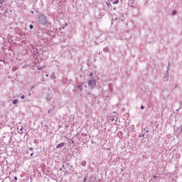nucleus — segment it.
I'll use <instances>...</instances> for the list:
<instances>
[{"instance_id":"obj_14","label":"nucleus","mask_w":182,"mask_h":182,"mask_svg":"<svg viewBox=\"0 0 182 182\" xmlns=\"http://www.w3.org/2000/svg\"><path fill=\"white\" fill-rule=\"evenodd\" d=\"M90 76H93V73H91L90 74Z\"/></svg>"},{"instance_id":"obj_10","label":"nucleus","mask_w":182,"mask_h":182,"mask_svg":"<svg viewBox=\"0 0 182 182\" xmlns=\"http://www.w3.org/2000/svg\"><path fill=\"white\" fill-rule=\"evenodd\" d=\"M21 99H25V95H22V96L21 97Z\"/></svg>"},{"instance_id":"obj_7","label":"nucleus","mask_w":182,"mask_h":182,"mask_svg":"<svg viewBox=\"0 0 182 182\" xmlns=\"http://www.w3.org/2000/svg\"><path fill=\"white\" fill-rule=\"evenodd\" d=\"M77 88H78V89H80V90H82V86H81V85H78V86H77Z\"/></svg>"},{"instance_id":"obj_11","label":"nucleus","mask_w":182,"mask_h":182,"mask_svg":"<svg viewBox=\"0 0 182 182\" xmlns=\"http://www.w3.org/2000/svg\"><path fill=\"white\" fill-rule=\"evenodd\" d=\"M41 69H43V67L39 68L38 70H41Z\"/></svg>"},{"instance_id":"obj_18","label":"nucleus","mask_w":182,"mask_h":182,"mask_svg":"<svg viewBox=\"0 0 182 182\" xmlns=\"http://www.w3.org/2000/svg\"><path fill=\"white\" fill-rule=\"evenodd\" d=\"M31 14H33V11H31Z\"/></svg>"},{"instance_id":"obj_19","label":"nucleus","mask_w":182,"mask_h":182,"mask_svg":"<svg viewBox=\"0 0 182 182\" xmlns=\"http://www.w3.org/2000/svg\"><path fill=\"white\" fill-rule=\"evenodd\" d=\"M48 75H46V77H48Z\"/></svg>"},{"instance_id":"obj_12","label":"nucleus","mask_w":182,"mask_h":182,"mask_svg":"<svg viewBox=\"0 0 182 182\" xmlns=\"http://www.w3.org/2000/svg\"><path fill=\"white\" fill-rule=\"evenodd\" d=\"M29 150H31L32 151V150H33V148L31 147V148H29Z\"/></svg>"},{"instance_id":"obj_6","label":"nucleus","mask_w":182,"mask_h":182,"mask_svg":"<svg viewBox=\"0 0 182 182\" xmlns=\"http://www.w3.org/2000/svg\"><path fill=\"white\" fill-rule=\"evenodd\" d=\"M4 2H5V1H4V0H1V1H0V4H1V5H2V4H4Z\"/></svg>"},{"instance_id":"obj_15","label":"nucleus","mask_w":182,"mask_h":182,"mask_svg":"<svg viewBox=\"0 0 182 182\" xmlns=\"http://www.w3.org/2000/svg\"><path fill=\"white\" fill-rule=\"evenodd\" d=\"M141 109L143 110V109H144V106H141Z\"/></svg>"},{"instance_id":"obj_4","label":"nucleus","mask_w":182,"mask_h":182,"mask_svg":"<svg viewBox=\"0 0 182 182\" xmlns=\"http://www.w3.org/2000/svg\"><path fill=\"white\" fill-rule=\"evenodd\" d=\"M16 103H18V100H14L13 101V105H16Z\"/></svg>"},{"instance_id":"obj_16","label":"nucleus","mask_w":182,"mask_h":182,"mask_svg":"<svg viewBox=\"0 0 182 182\" xmlns=\"http://www.w3.org/2000/svg\"><path fill=\"white\" fill-rule=\"evenodd\" d=\"M31 156H33V153L31 154Z\"/></svg>"},{"instance_id":"obj_2","label":"nucleus","mask_w":182,"mask_h":182,"mask_svg":"<svg viewBox=\"0 0 182 182\" xmlns=\"http://www.w3.org/2000/svg\"><path fill=\"white\" fill-rule=\"evenodd\" d=\"M38 19L40 22H42L43 21H46V16H45V15L43 14H41L38 17Z\"/></svg>"},{"instance_id":"obj_1","label":"nucleus","mask_w":182,"mask_h":182,"mask_svg":"<svg viewBox=\"0 0 182 182\" xmlns=\"http://www.w3.org/2000/svg\"><path fill=\"white\" fill-rule=\"evenodd\" d=\"M88 86H90V87H91V89H93V87H95V86H96V80H90L88 82Z\"/></svg>"},{"instance_id":"obj_20","label":"nucleus","mask_w":182,"mask_h":182,"mask_svg":"<svg viewBox=\"0 0 182 182\" xmlns=\"http://www.w3.org/2000/svg\"><path fill=\"white\" fill-rule=\"evenodd\" d=\"M29 96H31V93H29Z\"/></svg>"},{"instance_id":"obj_5","label":"nucleus","mask_w":182,"mask_h":182,"mask_svg":"<svg viewBox=\"0 0 182 182\" xmlns=\"http://www.w3.org/2000/svg\"><path fill=\"white\" fill-rule=\"evenodd\" d=\"M177 14V11L176 10H174L173 11H172V15H176Z\"/></svg>"},{"instance_id":"obj_9","label":"nucleus","mask_w":182,"mask_h":182,"mask_svg":"<svg viewBox=\"0 0 182 182\" xmlns=\"http://www.w3.org/2000/svg\"><path fill=\"white\" fill-rule=\"evenodd\" d=\"M30 29H33V25H30Z\"/></svg>"},{"instance_id":"obj_8","label":"nucleus","mask_w":182,"mask_h":182,"mask_svg":"<svg viewBox=\"0 0 182 182\" xmlns=\"http://www.w3.org/2000/svg\"><path fill=\"white\" fill-rule=\"evenodd\" d=\"M114 4H119V0H116V1H115V2H114Z\"/></svg>"},{"instance_id":"obj_3","label":"nucleus","mask_w":182,"mask_h":182,"mask_svg":"<svg viewBox=\"0 0 182 182\" xmlns=\"http://www.w3.org/2000/svg\"><path fill=\"white\" fill-rule=\"evenodd\" d=\"M64 146H65V143L61 142L57 145L56 149H62V147H63Z\"/></svg>"},{"instance_id":"obj_17","label":"nucleus","mask_w":182,"mask_h":182,"mask_svg":"<svg viewBox=\"0 0 182 182\" xmlns=\"http://www.w3.org/2000/svg\"><path fill=\"white\" fill-rule=\"evenodd\" d=\"M156 177H157V176H154V178H156Z\"/></svg>"},{"instance_id":"obj_13","label":"nucleus","mask_w":182,"mask_h":182,"mask_svg":"<svg viewBox=\"0 0 182 182\" xmlns=\"http://www.w3.org/2000/svg\"><path fill=\"white\" fill-rule=\"evenodd\" d=\"M14 179H15L16 181L18 180V177L15 176V177H14Z\"/></svg>"}]
</instances>
